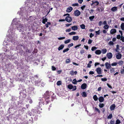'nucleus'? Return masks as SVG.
Instances as JSON below:
<instances>
[{
	"instance_id": "obj_1",
	"label": "nucleus",
	"mask_w": 124,
	"mask_h": 124,
	"mask_svg": "<svg viewBox=\"0 0 124 124\" xmlns=\"http://www.w3.org/2000/svg\"><path fill=\"white\" fill-rule=\"evenodd\" d=\"M54 93L51 91L49 92L48 91H46V92L44 93L43 96V98H45V104H47L50 101V100H49L51 96L54 95Z\"/></svg>"
},
{
	"instance_id": "obj_2",
	"label": "nucleus",
	"mask_w": 124,
	"mask_h": 124,
	"mask_svg": "<svg viewBox=\"0 0 124 124\" xmlns=\"http://www.w3.org/2000/svg\"><path fill=\"white\" fill-rule=\"evenodd\" d=\"M33 109L32 110V115L33 116V118L35 120H37L38 119V115L39 114V113H38L36 111H37Z\"/></svg>"
},
{
	"instance_id": "obj_3",
	"label": "nucleus",
	"mask_w": 124,
	"mask_h": 124,
	"mask_svg": "<svg viewBox=\"0 0 124 124\" xmlns=\"http://www.w3.org/2000/svg\"><path fill=\"white\" fill-rule=\"evenodd\" d=\"M68 88L70 89H71L73 88L72 91H74L76 89V86H73L72 84H69L68 85Z\"/></svg>"
},
{
	"instance_id": "obj_4",
	"label": "nucleus",
	"mask_w": 124,
	"mask_h": 124,
	"mask_svg": "<svg viewBox=\"0 0 124 124\" xmlns=\"http://www.w3.org/2000/svg\"><path fill=\"white\" fill-rule=\"evenodd\" d=\"M92 3L91 5L92 6H93L94 7H95L96 6L98 5L99 4V3L97 1H96L94 2L93 1H92Z\"/></svg>"
},
{
	"instance_id": "obj_5",
	"label": "nucleus",
	"mask_w": 124,
	"mask_h": 124,
	"mask_svg": "<svg viewBox=\"0 0 124 124\" xmlns=\"http://www.w3.org/2000/svg\"><path fill=\"white\" fill-rule=\"evenodd\" d=\"M17 30H19V31L21 32L23 31V27L22 24H20L19 25V26L17 27Z\"/></svg>"
},
{
	"instance_id": "obj_6",
	"label": "nucleus",
	"mask_w": 124,
	"mask_h": 124,
	"mask_svg": "<svg viewBox=\"0 0 124 124\" xmlns=\"http://www.w3.org/2000/svg\"><path fill=\"white\" fill-rule=\"evenodd\" d=\"M80 12L78 10H76L74 12V15L76 16H78L80 14Z\"/></svg>"
},
{
	"instance_id": "obj_7",
	"label": "nucleus",
	"mask_w": 124,
	"mask_h": 124,
	"mask_svg": "<svg viewBox=\"0 0 124 124\" xmlns=\"http://www.w3.org/2000/svg\"><path fill=\"white\" fill-rule=\"evenodd\" d=\"M33 109L35 110H36L37 111H36L38 113L40 114L41 112V110H42V108L38 106V107L35 108V109Z\"/></svg>"
},
{
	"instance_id": "obj_8",
	"label": "nucleus",
	"mask_w": 124,
	"mask_h": 124,
	"mask_svg": "<svg viewBox=\"0 0 124 124\" xmlns=\"http://www.w3.org/2000/svg\"><path fill=\"white\" fill-rule=\"evenodd\" d=\"M44 99L43 98H40V99H39V101H40L39 102V103L40 105L41 104H42L43 105H46V104H45V101L44 102V100H43V99Z\"/></svg>"
},
{
	"instance_id": "obj_9",
	"label": "nucleus",
	"mask_w": 124,
	"mask_h": 124,
	"mask_svg": "<svg viewBox=\"0 0 124 124\" xmlns=\"http://www.w3.org/2000/svg\"><path fill=\"white\" fill-rule=\"evenodd\" d=\"M96 70L98 74H102V71L101 68H97Z\"/></svg>"
},
{
	"instance_id": "obj_10",
	"label": "nucleus",
	"mask_w": 124,
	"mask_h": 124,
	"mask_svg": "<svg viewBox=\"0 0 124 124\" xmlns=\"http://www.w3.org/2000/svg\"><path fill=\"white\" fill-rule=\"evenodd\" d=\"M103 10L104 8L102 6L98 7L96 9V10L98 11L99 12H101Z\"/></svg>"
},
{
	"instance_id": "obj_11",
	"label": "nucleus",
	"mask_w": 124,
	"mask_h": 124,
	"mask_svg": "<svg viewBox=\"0 0 124 124\" xmlns=\"http://www.w3.org/2000/svg\"><path fill=\"white\" fill-rule=\"evenodd\" d=\"M65 20L67 22H70L72 21V18L69 16H67L66 17Z\"/></svg>"
},
{
	"instance_id": "obj_12",
	"label": "nucleus",
	"mask_w": 124,
	"mask_h": 124,
	"mask_svg": "<svg viewBox=\"0 0 124 124\" xmlns=\"http://www.w3.org/2000/svg\"><path fill=\"white\" fill-rule=\"evenodd\" d=\"M105 65L106 66V69H108L110 68L111 67L110 64L108 62H106L105 63Z\"/></svg>"
},
{
	"instance_id": "obj_13",
	"label": "nucleus",
	"mask_w": 124,
	"mask_h": 124,
	"mask_svg": "<svg viewBox=\"0 0 124 124\" xmlns=\"http://www.w3.org/2000/svg\"><path fill=\"white\" fill-rule=\"evenodd\" d=\"M122 57L121 54L120 53H117L116 55V57L117 59H121Z\"/></svg>"
},
{
	"instance_id": "obj_14",
	"label": "nucleus",
	"mask_w": 124,
	"mask_h": 124,
	"mask_svg": "<svg viewBox=\"0 0 124 124\" xmlns=\"http://www.w3.org/2000/svg\"><path fill=\"white\" fill-rule=\"evenodd\" d=\"M87 86V85L86 83L82 84L81 86V88L83 89H85Z\"/></svg>"
},
{
	"instance_id": "obj_15",
	"label": "nucleus",
	"mask_w": 124,
	"mask_h": 124,
	"mask_svg": "<svg viewBox=\"0 0 124 124\" xmlns=\"http://www.w3.org/2000/svg\"><path fill=\"white\" fill-rule=\"evenodd\" d=\"M28 92L29 93H30L31 92L33 91L34 90V88L33 86H31L29 87L28 88Z\"/></svg>"
},
{
	"instance_id": "obj_16",
	"label": "nucleus",
	"mask_w": 124,
	"mask_h": 124,
	"mask_svg": "<svg viewBox=\"0 0 124 124\" xmlns=\"http://www.w3.org/2000/svg\"><path fill=\"white\" fill-rule=\"evenodd\" d=\"M112 54L111 53H108L107 55V56L108 57L109 59L111 58L112 57Z\"/></svg>"
},
{
	"instance_id": "obj_17",
	"label": "nucleus",
	"mask_w": 124,
	"mask_h": 124,
	"mask_svg": "<svg viewBox=\"0 0 124 124\" xmlns=\"http://www.w3.org/2000/svg\"><path fill=\"white\" fill-rule=\"evenodd\" d=\"M41 81L40 80H36L35 81V83L36 85L39 86L41 83Z\"/></svg>"
},
{
	"instance_id": "obj_18",
	"label": "nucleus",
	"mask_w": 124,
	"mask_h": 124,
	"mask_svg": "<svg viewBox=\"0 0 124 124\" xmlns=\"http://www.w3.org/2000/svg\"><path fill=\"white\" fill-rule=\"evenodd\" d=\"M116 107L115 105L114 104H113L111 105L110 107V108L111 110H114Z\"/></svg>"
},
{
	"instance_id": "obj_19",
	"label": "nucleus",
	"mask_w": 124,
	"mask_h": 124,
	"mask_svg": "<svg viewBox=\"0 0 124 124\" xmlns=\"http://www.w3.org/2000/svg\"><path fill=\"white\" fill-rule=\"evenodd\" d=\"M99 101L100 102H103L104 100V98L103 97L101 96L98 98Z\"/></svg>"
},
{
	"instance_id": "obj_20",
	"label": "nucleus",
	"mask_w": 124,
	"mask_h": 124,
	"mask_svg": "<svg viewBox=\"0 0 124 124\" xmlns=\"http://www.w3.org/2000/svg\"><path fill=\"white\" fill-rule=\"evenodd\" d=\"M116 30L115 29H112L110 31V34H113L116 33Z\"/></svg>"
},
{
	"instance_id": "obj_21",
	"label": "nucleus",
	"mask_w": 124,
	"mask_h": 124,
	"mask_svg": "<svg viewBox=\"0 0 124 124\" xmlns=\"http://www.w3.org/2000/svg\"><path fill=\"white\" fill-rule=\"evenodd\" d=\"M73 9V8L71 7H69L68 8H67L66 10V12H70Z\"/></svg>"
},
{
	"instance_id": "obj_22",
	"label": "nucleus",
	"mask_w": 124,
	"mask_h": 124,
	"mask_svg": "<svg viewBox=\"0 0 124 124\" xmlns=\"http://www.w3.org/2000/svg\"><path fill=\"white\" fill-rule=\"evenodd\" d=\"M117 64H118L119 65L122 66L124 63V62L122 60H120L117 62Z\"/></svg>"
},
{
	"instance_id": "obj_23",
	"label": "nucleus",
	"mask_w": 124,
	"mask_h": 124,
	"mask_svg": "<svg viewBox=\"0 0 124 124\" xmlns=\"http://www.w3.org/2000/svg\"><path fill=\"white\" fill-rule=\"evenodd\" d=\"M95 53L99 55L101 54V51L100 50H97L95 51Z\"/></svg>"
},
{
	"instance_id": "obj_24",
	"label": "nucleus",
	"mask_w": 124,
	"mask_h": 124,
	"mask_svg": "<svg viewBox=\"0 0 124 124\" xmlns=\"http://www.w3.org/2000/svg\"><path fill=\"white\" fill-rule=\"evenodd\" d=\"M74 31H75L77 30L78 29V27L76 26H74L72 27L71 28Z\"/></svg>"
},
{
	"instance_id": "obj_25",
	"label": "nucleus",
	"mask_w": 124,
	"mask_h": 124,
	"mask_svg": "<svg viewBox=\"0 0 124 124\" xmlns=\"http://www.w3.org/2000/svg\"><path fill=\"white\" fill-rule=\"evenodd\" d=\"M64 45H61L58 47V49L59 51L62 49L64 47Z\"/></svg>"
},
{
	"instance_id": "obj_26",
	"label": "nucleus",
	"mask_w": 124,
	"mask_h": 124,
	"mask_svg": "<svg viewBox=\"0 0 124 124\" xmlns=\"http://www.w3.org/2000/svg\"><path fill=\"white\" fill-rule=\"evenodd\" d=\"M79 38V37L78 36H73L72 38V39L74 40H78Z\"/></svg>"
},
{
	"instance_id": "obj_27",
	"label": "nucleus",
	"mask_w": 124,
	"mask_h": 124,
	"mask_svg": "<svg viewBox=\"0 0 124 124\" xmlns=\"http://www.w3.org/2000/svg\"><path fill=\"white\" fill-rule=\"evenodd\" d=\"M117 10V8L116 7H114L112 8L111 9V10L113 12H115Z\"/></svg>"
},
{
	"instance_id": "obj_28",
	"label": "nucleus",
	"mask_w": 124,
	"mask_h": 124,
	"mask_svg": "<svg viewBox=\"0 0 124 124\" xmlns=\"http://www.w3.org/2000/svg\"><path fill=\"white\" fill-rule=\"evenodd\" d=\"M102 53L103 54H105L106 53L107 51V49L106 48H104L101 50Z\"/></svg>"
},
{
	"instance_id": "obj_29",
	"label": "nucleus",
	"mask_w": 124,
	"mask_h": 124,
	"mask_svg": "<svg viewBox=\"0 0 124 124\" xmlns=\"http://www.w3.org/2000/svg\"><path fill=\"white\" fill-rule=\"evenodd\" d=\"M47 21V19L46 18L43 19L42 20V23H43L45 24V23Z\"/></svg>"
},
{
	"instance_id": "obj_30",
	"label": "nucleus",
	"mask_w": 124,
	"mask_h": 124,
	"mask_svg": "<svg viewBox=\"0 0 124 124\" xmlns=\"http://www.w3.org/2000/svg\"><path fill=\"white\" fill-rule=\"evenodd\" d=\"M93 98L95 101H96L98 100V98L97 97V96L96 95H94L93 96Z\"/></svg>"
},
{
	"instance_id": "obj_31",
	"label": "nucleus",
	"mask_w": 124,
	"mask_h": 124,
	"mask_svg": "<svg viewBox=\"0 0 124 124\" xmlns=\"http://www.w3.org/2000/svg\"><path fill=\"white\" fill-rule=\"evenodd\" d=\"M82 96L84 97H86L87 96L86 93L85 92H83L82 93Z\"/></svg>"
},
{
	"instance_id": "obj_32",
	"label": "nucleus",
	"mask_w": 124,
	"mask_h": 124,
	"mask_svg": "<svg viewBox=\"0 0 124 124\" xmlns=\"http://www.w3.org/2000/svg\"><path fill=\"white\" fill-rule=\"evenodd\" d=\"M120 27L122 30H124V23H121Z\"/></svg>"
},
{
	"instance_id": "obj_33",
	"label": "nucleus",
	"mask_w": 124,
	"mask_h": 124,
	"mask_svg": "<svg viewBox=\"0 0 124 124\" xmlns=\"http://www.w3.org/2000/svg\"><path fill=\"white\" fill-rule=\"evenodd\" d=\"M110 69V71L111 73H112L115 72V70L114 68H111Z\"/></svg>"
},
{
	"instance_id": "obj_34",
	"label": "nucleus",
	"mask_w": 124,
	"mask_h": 124,
	"mask_svg": "<svg viewBox=\"0 0 124 124\" xmlns=\"http://www.w3.org/2000/svg\"><path fill=\"white\" fill-rule=\"evenodd\" d=\"M95 17L94 16H93L89 17V19L91 21H93V19Z\"/></svg>"
},
{
	"instance_id": "obj_35",
	"label": "nucleus",
	"mask_w": 124,
	"mask_h": 124,
	"mask_svg": "<svg viewBox=\"0 0 124 124\" xmlns=\"http://www.w3.org/2000/svg\"><path fill=\"white\" fill-rule=\"evenodd\" d=\"M104 106V104L102 103H100L99 105V107L101 108H102Z\"/></svg>"
},
{
	"instance_id": "obj_36",
	"label": "nucleus",
	"mask_w": 124,
	"mask_h": 124,
	"mask_svg": "<svg viewBox=\"0 0 124 124\" xmlns=\"http://www.w3.org/2000/svg\"><path fill=\"white\" fill-rule=\"evenodd\" d=\"M121 123L120 120L119 119H117L116 121L115 124H119Z\"/></svg>"
},
{
	"instance_id": "obj_37",
	"label": "nucleus",
	"mask_w": 124,
	"mask_h": 124,
	"mask_svg": "<svg viewBox=\"0 0 124 124\" xmlns=\"http://www.w3.org/2000/svg\"><path fill=\"white\" fill-rule=\"evenodd\" d=\"M95 110V111L98 112L99 113H100V110L97 108L95 107L94 108Z\"/></svg>"
},
{
	"instance_id": "obj_38",
	"label": "nucleus",
	"mask_w": 124,
	"mask_h": 124,
	"mask_svg": "<svg viewBox=\"0 0 124 124\" xmlns=\"http://www.w3.org/2000/svg\"><path fill=\"white\" fill-rule=\"evenodd\" d=\"M112 117V114H110L108 116L107 118L108 119H111Z\"/></svg>"
},
{
	"instance_id": "obj_39",
	"label": "nucleus",
	"mask_w": 124,
	"mask_h": 124,
	"mask_svg": "<svg viewBox=\"0 0 124 124\" xmlns=\"http://www.w3.org/2000/svg\"><path fill=\"white\" fill-rule=\"evenodd\" d=\"M109 27V26L108 24H106L104 26L103 28L105 29H107Z\"/></svg>"
},
{
	"instance_id": "obj_40",
	"label": "nucleus",
	"mask_w": 124,
	"mask_h": 124,
	"mask_svg": "<svg viewBox=\"0 0 124 124\" xmlns=\"http://www.w3.org/2000/svg\"><path fill=\"white\" fill-rule=\"evenodd\" d=\"M70 39H69L65 41L64 43L65 44H67L70 42Z\"/></svg>"
},
{
	"instance_id": "obj_41",
	"label": "nucleus",
	"mask_w": 124,
	"mask_h": 124,
	"mask_svg": "<svg viewBox=\"0 0 124 124\" xmlns=\"http://www.w3.org/2000/svg\"><path fill=\"white\" fill-rule=\"evenodd\" d=\"M85 50L83 49H82L80 51V53L81 54H82L85 53Z\"/></svg>"
},
{
	"instance_id": "obj_42",
	"label": "nucleus",
	"mask_w": 124,
	"mask_h": 124,
	"mask_svg": "<svg viewBox=\"0 0 124 124\" xmlns=\"http://www.w3.org/2000/svg\"><path fill=\"white\" fill-rule=\"evenodd\" d=\"M81 28L82 29H85V25L84 24H82L81 25H80Z\"/></svg>"
},
{
	"instance_id": "obj_43",
	"label": "nucleus",
	"mask_w": 124,
	"mask_h": 124,
	"mask_svg": "<svg viewBox=\"0 0 124 124\" xmlns=\"http://www.w3.org/2000/svg\"><path fill=\"white\" fill-rule=\"evenodd\" d=\"M76 34V32H72L69 33V34L71 35H75Z\"/></svg>"
},
{
	"instance_id": "obj_44",
	"label": "nucleus",
	"mask_w": 124,
	"mask_h": 124,
	"mask_svg": "<svg viewBox=\"0 0 124 124\" xmlns=\"http://www.w3.org/2000/svg\"><path fill=\"white\" fill-rule=\"evenodd\" d=\"M51 24V23L50 22H47V23L46 24L45 26L46 28H48V25H50Z\"/></svg>"
},
{
	"instance_id": "obj_45",
	"label": "nucleus",
	"mask_w": 124,
	"mask_h": 124,
	"mask_svg": "<svg viewBox=\"0 0 124 124\" xmlns=\"http://www.w3.org/2000/svg\"><path fill=\"white\" fill-rule=\"evenodd\" d=\"M61 82L60 81H58L57 83V85H60L62 84Z\"/></svg>"
},
{
	"instance_id": "obj_46",
	"label": "nucleus",
	"mask_w": 124,
	"mask_h": 124,
	"mask_svg": "<svg viewBox=\"0 0 124 124\" xmlns=\"http://www.w3.org/2000/svg\"><path fill=\"white\" fill-rule=\"evenodd\" d=\"M77 82V81L76 79H74L73 80V82H72L73 84H76Z\"/></svg>"
},
{
	"instance_id": "obj_47",
	"label": "nucleus",
	"mask_w": 124,
	"mask_h": 124,
	"mask_svg": "<svg viewBox=\"0 0 124 124\" xmlns=\"http://www.w3.org/2000/svg\"><path fill=\"white\" fill-rule=\"evenodd\" d=\"M97 48L95 46H93L91 48V50L92 51H94L95 50H96L97 49Z\"/></svg>"
},
{
	"instance_id": "obj_48",
	"label": "nucleus",
	"mask_w": 124,
	"mask_h": 124,
	"mask_svg": "<svg viewBox=\"0 0 124 124\" xmlns=\"http://www.w3.org/2000/svg\"><path fill=\"white\" fill-rule=\"evenodd\" d=\"M117 62H115L111 63V65L112 66H116L117 65Z\"/></svg>"
},
{
	"instance_id": "obj_49",
	"label": "nucleus",
	"mask_w": 124,
	"mask_h": 124,
	"mask_svg": "<svg viewBox=\"0 0 124 124\" xmlns=\"http://www.w3.org/2000/svg\"><path fill=\"white\" fill-rule=\"evenodd\" d=\"M101 80L102 81H107V79L106 78H101Z\"/></svg>"
},
{
	"instance_id": "obj_50",
	"label": "nucleus",
	"mask_w": 124,
	"mask_h": 124,
	"mask_svg": "<svg viewBox=\"0 0 124 124\" xmlns=\"http://www.w3.org/2000/svg\"><path fill=\"white\" fill-rule=\"evenodd\" d=\"M108 44L110 46L113 45L114 44V43L113 41H110L108 43Z\"/></svg>"
},
{
	"instance_id": "obj_51",
	"label": "nucleus",
	"mask_w": 124,
	"mask_h": 124,
	"mask_svg": "<svg viewBox=\"0 0 124 124\" xmlns=\"http://www.w3.org/2000/svg\"><path fill=\"white\" fill-rule=\"evenodd\" d=\"M27 114L30 116L32 115V111H31V112H30V111H28L27 113Z\"/></svg>"
},
{
	"instance_id": "obj_52",
	"label": "nucleus",
	"mask_w": 124,
	"mask_h": 124,
	"mask_svg": "<svg viewBox=\"0 0 124 124\" xmlns=\"http://www.w3.org/2000/svg\"><path fill=\"white\" fill-rule=\"evenodd\" d=\"M110 124H115V121L114 120H111L110 121Z\"/></svg>"
},
{
	"instance_id": "obj_53",
	"label": "nucleus",
	"mask_w": 124,
	"mask_h": 124,
	"mask_svg": "<svg viewBox=\"0 0 124 124\" xmlns=\"http://www.w3.org/2000/svg\"><path fill=\"white\" fill-rule=\"evenodd\" d=\"M70 74L71 75V76H73L74 75V72L73 70H71L70 72Z\"/></svg>"
},
{
	"instance_id": "obj_54",
	"label": "nucleus",
	"mask_w": 124,
	"mask_h": 124,
	"mask_svg": "<svg viewBox=\"0 0 124 124\" xmlns=\"http://www.w3.org/2000/svg\"><path fill=\"white\" fill-rule=\"evenodd\" d=\"M95 33H96V35H100V30H99L97 31H95Z\"/></svg>"
},
{
	"instance_id": "obj_55",
	"label": "nucleus",
	"mask_w": 124,
	"mask_h": 124,
	"mask_svg": "<svg viewBox=\"0 0 124 124\" xmlns=\"http://www.w3.org/2000/svg\"><path fill=\"white\" fill-rule=\"evenodd\" d=\"M92 42V40H91L90 39H89L88 40V43L89 44H91Z\"/></svg>"
},
{
	"instance_id": "obj_56",
	"label": "nucleus",
	"mask_w": 124,
	"mask_h": 124,
	"mask_svg": "<svg viewBox=\"0 0 124 124\" xmlns=\"http://www.w3.org/2000/svg\"><path fill=\"white\" fill-rule=\"evenodd\" d=\"M69 49L68 48H67L65 49H64L63 51V53H64L66 52H67L69 50Z\"/></svg>"
},
{
	"instance_id": "obj_57",
	"label": "nucleus",
	"mask_w": 124,
	"mask_h": 124,
	"mask_svg": "<svg viewBox=\"0 0 124 124\" xmlns=\"http://www.w3.org/2000/svg\"><path fill=\"white\" fill-rule=\"evenodd\" d=\"M116 52H118L117 51L119 49V45H116Z\"/></svg>"
},
{
	"instance_id": "obj_58",
	"label": "nucleus",
	"mask_w": 124,
	"mask_h": 124,
	"mask_svg": "<svg viewBox=\"0 0 124 124\" xmlns=\"http://www.w3.org/2000/svg\"><path fill=\"white\" fill-rule=\"evenodd\" d=\"M121 37L119 34L117 35L116 36V38L118 39H120V38L121 39Z\"/></svg>"
},
{
	"instance_id": "obj_59",
	"label": "nucleus",
	"mask_w": 124,
	"mask_h": 124,
	"mask_svg": "<svg viewBox=\"0 0 124 124\" xmlns=\"http://www.w3.org/2000/svg\"><path fill=\"white\" fill-rule=\"evenodd\" d=\"M53 95H52V96H51V97H50L51 98H52V99H51V101H53L54 100V99H55V98L56 97L55 96H53Z\"/></svg>"
},
{
	"instance_id": "obj_60",
	"label": "nucleus",
	"mask_w": 124,
	"mask_h": 124,
	"mask_svg": "<svg viewBox=\"0 0 124 124\" xmlns=\"http://www.w3.org/2000/svg\"><path fill=\"white\" fill-rule=\"evenodd\" d=\"M73 46V44L72 43L70 44H69L68 46V48H70V47H71Z\"/></svg>"
},
{
	"instance_id": "obj_61",
	"label": "nucleus",
	"mask_w": 124,
	"mask_h": 124,
	"mask_svg": "<svg viewBox=\"0 0 124 124\" xmlns=\"http://www.w3.org/2000/svg\"><path fill=\"white\" fill-rule=\"evenodd\" d=\"M120 73L122 74H124V69H122L120 71Z\"/></svg>"
},
{
	"instance_id": "obj_62",
	"label": "nucleus",
	"mask_w": 124,
	"mask_h": 124,
	"mask_svg": "<svg viewBox=\"0 0 124 124\" xmlns=\"http://www.w3.org/2000/svg\"><path fill=\"white\" fill-rule=\"evenodd\" d=\"M70 59H66V63H69L70 62Z\"/></svg>"
},
{
	"instance_id": "obj_63",
	"label": "nucleus",
	"mask_w": 124,
	"mask_h": 124,
	"mask_svg": "<svg viewBox=\"0 0 124 124\" xmlns=\"http://www.w3.org/2000/svg\"><path fill=\"white\" fill-rule=\"evenodd\" d=\"M72 6H78L79 5L78 4V3H75L73 4L72 5Z\"/></svg>"
},
{
	"instance_id": "obj_64",
	"label": "nucleus",
	"mask_w": 124,
	"mask_h": 124,
	"mask_svg": "<svg viewBox=\"0 0 124 124\" xmlns=\"http://www.w3.org/2000/svg\"><path fill=\"white\" fill-rule=\"evenodd\" d=\"M120 40L123 42H124V37H123L122 36H121Z\"/></svg>"
}]
</instances>
